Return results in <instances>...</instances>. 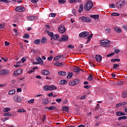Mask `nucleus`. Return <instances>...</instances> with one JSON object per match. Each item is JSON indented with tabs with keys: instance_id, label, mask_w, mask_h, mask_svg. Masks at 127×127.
Segmentation results:
<instances>
[{
	"instance_id": "obj_1",
	"label": "nucleus",
	"mask_w": 127,
	"mask_h": 127,
	"mask_svg": "<svg viewBox=\"0 0 127 127\" xmlns=\"http://www.w3.org/2000/svg\"><path fill=\"white\" fill-rule=\"evenodd\" d=\"M127 4V0H120L116 3L117 8H123Z\"/></svg>"
},
{
	"instance_id": "obj_2",
	"label": "nucleus",
	"mask_w": 127,
	"mask_h": 127,
	"mask_svg": "<svg viewBox=\"0 0 127 127\" xmlns=\"http://www.w3.org/2000/svg\"><path fill=\"white\" fill-rule=\"evenodd\" d=\"M101 45L103 47H108L111 45V41L109 40H102L101 41Z\"/></svg>"
},
{
	"instance_id": "obj_3",
	"label": "nucleus",
	"mask_w": 127,
	"mask_h": 127,
	"mask_svg": "<svg viewBox=\"0 0 127 127\" xmlns=\"http://www.w3.org/2000/svg\"><path fill=\"white\" fill-rule=\"evenodd\" d=\"M93 7V2L92 1H88L85 3L84 6L85 10H90Z\"/></svg>"
},
{
	"instance_id": "obj_4",
	"label": "nucleus",
	"mask_w": 127,
	"mask_h": 127,
	"mask_svg": "<svg viewBox=\"0 0 127 127\" xmlns=\"http://www.w3.org/2000/svg\"><path fill=\"white\" fill-rule=\"evenodd\" d=\"M79 19L83 22H87L88 23H89V22H91L92 21V19L88 18V17H86L85 16L80 17Z\"/></svg>"
},
{
	"instance_id": "obj_5",
	"label": "nucleus",
	"mask_w": 127,
	"mask_h": 127,
	"mask_svg": "<svg viewBox=\"0 0 127 127\" xmlns=\"http://www.w3.org/2000/svg\"><path fill=\"white\" fill-rule=\"evenodd\" d=\"M22 99H23V98L16 95L14 96V102H21V101H22Z\"/></svg>"
},
{
	"instance_id": "obj_6",
	"label": "nucleus",
	"mask_w": 127,
	"mask_h": 127,
	"mask_svg": "<svg viewBox=\"0 0 127 127\" xmlns=\"http://www.w3.org/2000/svg\"><path fill=\"white\" fill-rule=\"evenodd\" d=\"M79 82H80V80L79 79H74L73 81H71L69 83V86H75V85H77V84H79Z\"/></svg>"
},
{
	"instance_id": "obj_7",
	"label": "nucleus",
	"mask_w": 127,
	"mask_h": 127,
	"mask_svg": "<svg viewBox=\"0 0 127 127\" xmlns=\"http://www.w3.org/2000/svg\"><path fill=\"white\" fill-rule=\"evenodd\" d=\"M16 11H18L19 12H23L25 11V8L22 7V6H19L15 8Z\"/></svg>"
},
{
	"instance_id": "obj_8",
	"label": "nucleus",
	"mask_w": 127,
	"mask_h": 127,
	"mask_svg": "<svg viewBox=\"0 0 127 127\" xmlns=\"http://www.w3.org/2000/svg\"><path fill=\"white\" fill-rule=\"evenodd\" d=\"M89 34V32H82L79 34V37H87Z\"/></svg>"
},
{
	"instance_id": "obj_9",
	"label": "nucleus",
	"mask_w": 127,
	"mask_h": 127,
	"mask_svg": "<svg viewBox=\"0 0 127 127\" xmlns=\"http://www.w3.org/2000/svg\"><path fill=\"white\" fill-rule=\"evenodd\" d=\"M22 73V69L20 68L19 69H17L16 70H15L13 73V75L15 76H18L19 75H20Z\"/></svg>"
},
{
	"instance_id": "obj_10",
	"label": "nucleus",
	"mask_w": 127,
	"mask_h": 127,
	"mask_svg": "<svg viewBox=\"0 0 127 127\" xmlns=\"http://www.w3.org/2000/svg\"><path fill=\"white\" fill-rule=\"evenodd\" d=\"M9 71L6 69H2L0 70V75H8Z\"/></svg>"
},
{
	"instance_id": "obj_11",
	"label": "nucleus",
	"mask_w": 127,
	"mask_h": 127,
	"mask_svg": "<svg viewBox=\"0 0 127 127\" xmlns=\"http://www.w3.org/2000/svg\"><path fill=\"white\" fill-rule=\"evenodd\" d=\"M58 30L60 33H64L66 31V29L64 26H62L59 27Z\"/></svg>"
},
{
	"instance_id": "obj_12",
	"label": "nucleus",
	"mask_w": 127,
	"mask_h": 127,
	"mask_svg": "<svg viewBox=\"0 0 127 127\" xmlns=\"http://www.w3.org/2000/svg\"><path fill=\"white\" fill-rule=\"evenodd\" d=\"M68 40V36L67 35H63L62 38L59 40V41H67Z\"/></svg>"
},
{
	"instance_id": "obj_13",
	"label": "nucleus",
	"mask_w": 127,
	"mask_h": 127,
	"mask_svg": "<svg viewBox=\"0 0 127 127\" xmlns=\"http://www.w3.org/2000/svg\"><path fill=\"white\" fill-rule=\"evenodd\" d=\"M36 18H37V16H29L27 17V20L30 21H32L35 20Z\"/></svg>"
},
{
	"instance_id": "obj_14",
	"label": "nucleus",
	"mask_w": 127,
	"mask_h": 127,
	"mask_svg": "<svg viewBox=\"0 0 127 127\" xmlns=\"http://www.w3.org/2000/svg\"><path fill=\"white\" fill-rule=\"evenodd\" d=\"M41 73L42 75H45V76H47V75H49L50 74V72L46 69H44L41 71Z\"/></svg>"
},
{
	"instance_id": "obj_15",
	"label": "nucleus",
	"mask_w": 127,
	"mask_h": 127,
	"mask_svg": "<svg viewBox=\"0 0 127 127\" xmlns=\"http://www.w3.org/2000/svg\"><path fill=\"white\" fill-rule=\"evenodd\" d=\"M95 59H96L97 62H100V61H102V56L100 55H97L95 57Z\"/></svg>"
},
{
	"instance_id": "obj_16",
	"label": "nucleus",
	"mask_w": 127,
	"mask_h": 127,
	"mask_svg": "<svg viewBox=\"0 0 127 127\" xmlns=\"http://www.w3.org/2000/svg\"><path fill=\"white\" fill-rule=\"evenodd\" d=\"M90 17L93 18V19H99V18H100V15L99 14L91 15Z\"/></svg>"
},
{
	"instance_id": "obj_17",
	"label": "nucleus",
	"mask_w": 127,
	"mask_h": 127,
	"mask_svg": "<svg viewBox=\"0 0 127 127\" xmlns=\"http://www.w3.org/2000/svg\"><path fill=\"white\" fill-rule=\"evenodd\" d=\"M47 33L49 36L51 37V40L52 41V39H53V37L54 36V34L52 32H50L49 31H47Z\"/></svg>"
},
{
	"instance_id": "obj_18",
	"label": "nucleus",
	"mask_w": 127,
	"mask_h": 127,
	"mask_svg": "<svg viewBox=\"0 0 127 127\" xmlns=\"http://www.w3.org/2000/svg\"><path fill=\"white\" fill-rule=\"evenodd\" d=\"M36 60L38 62H39L40 64H43V60H42L41 58L38 57L36 58Z\"/></svg>"
},
{
	"instance_id": "obj_19",
	"label": "nucleus",
	"mask_w": 127,
	"mask_h": 127,
	"mask_svg": "<svg viewBox=\"0 0 127 127\" xmlns=\"http://www.w3.org/2000/svg\"><path fill=\"white\" fill-rule=\"evenodd\" d=\"M83 10H84V7L83 6V4H81L79 5V9L78 10V12L79 13H81V12L83 11Z\"/></svg>"
},
{
	"instance_id": "obj_20",
	"label": "nucleus",
	"mask_w": 127,
	"mask_h": 127,
	"mask_svg": "<svg viewBox=\"0 0 127 127\" xmlns=\"http://www.w3.org/2000/svg\"><path fill=\"white\" fill-rule=\"evenodd\" d=\"M44 91H46L47 92L48 91H50V85H46L43 88Z\"/></svg>"
},
{
	"instance_id": "obj_21",
	"label": "nucleus",
	"mask_w": 127,
	"mask_h": 127,
	"mask_svg": "<svg viewBox=\"0 0 127 127\" xmlns=\"http://www.w3.org/2000/svg\"><path fill=\"white\" fill-rule=\"evenodd\" d=\"M116 115L117 116H118V117H120L121 116H125L126 113H123L122 112H118L116 113Z\"/></svg>"
},
{
	"instance_id": "obj_22",
	"label": "nucleus",
	"mask_w": 127,
	"mask_h": 127,
	"mask_svg": "<svg viewBox=\"0 0 127 127\" xmlns=\"http://www.w3.org/2000/svg\"><path fill=\"white\" fill-rule=\"evenodd\" d=\"M58 74L61 76H66L67 75V73L65 71H59Z\"/></svg>"
},
{
	"instance_id": "obj_23",
	"label": "nucleus",
	"mask_w": 127,
	"mask_h": 127,
	"mask_svg": "<svg viewBox=\"0 0 127 127\" xmlns=\"http://www.w3.org/2000/svg\"><path fill=\"white\" fill-rule=\"evenodd\" d=\"M115 31L117 32V33H121V32H122V29L119 27H116L115 28Z\"/></svg>"
},
{
	"instance_id": "obj_24",
	"label": "nucleus",
	"mask_w": 127,
	"mask_h": 127,
	"mask_svg": "<svg viewBox=\"0 0 127 127\" xmlns=\"http://www.w3.org/2000/svg\"><path fill=\"white\" fill-rule=\"evenodd\" d=\"M80 70H81L80 68H79V67H77V66L75 67L73 69V72H80Z\"/></svg>"
},
{
	"instance_id": "obj_25",
	"label": "nucleus",
	"mask_w": 127,
	"mask_h": 127,
	"mask_svg": "<svg viewBox=\"0 0 127 127\" xmlns=\"http://www.w3.org/2000/svg\"><path fill=\"white\" fill-rule=\"evenodd\" d=\"M57 89V87H56L54 85H50V91H53L54 90H56Z\"/></svg>"
},
{
	"instance_id": "obj_26",
	"label": "nucleus",
	"mask_w": 127,
	"mask_h": 127,
	"mask_svg": "<svg viewBox=\"0 0 127 127\" xmlns=\"http://www.w3.org/2000/svg\"><path fill=\"white\" fill-rule=\"evenodd\" d=\"M49 103V100L47 99H45L43 101V105H48Z\"/></svg>"
},
{
	"instance_id": "obj_27",
	"label": "nucleus",
	"mask_w": 127,
	"mask_h": 127,
	"mask_svg": "<svg viewBox=\"0 0 127 127\" xmlns=\"http://www.w3.org/2000/svg\"><path fill=\"white\" fill-rule=\"evenodd\" d=\"M62 111L64 112H69V108L68 107H63Z\"/></svg>"
},
{
	"instance_id": "obj_28",
	"label": "nucleus",
	"mask_w": 127,
	"mask_h": 127,
	"mask_svg": "<svg viewBox=\"0 0 127 127\" xmlns=\"http://www.w3.org/2000/svg\"><path fill=\"white\" fill-rule=\"evenodd\" d=\"M72 77H73V73L68 72V74L66 77L67 79H70V78H72Z\"/></svg>"
},
{
	"instance_id": "obj_29",
	"label": "nucleus",
	"mask_w": 127,
	"mask_h": 127,
	"mask_svg": "<svg viewBox=\"0 0 127 127\" xmlns=\"http://www.w3.org/2000/svg\"><path fill=\"white\" fill-rule=\"evenodd\" d=\"M111 62H113V63H115V62H120L121 61V60L120 59H112L111 60Z\"/></svg>"
},
{
	"instance_id": "obj_30",
	"label": "nucleus",
	"mask_w": 127,
	"mask_h": 127,
	"mask_svg": "<svg viewBox=\"0 0 127 127\" xmlns=\"http://www.w3.org/2000/svg\"><path fill=\"white\" fill-rule=\"evenodd\" d=\"M127 116H122L118 118V121H122V120H127Z\"/></svg>"
},
{
	"instance_id": "obj_31",
	"label": "nucleus",
	"mask_w": 127,
	"mask_h": 127,
	"mask_svg": "<svg viewBox=\"0 0 127 127\" xmlns=\"http://www.w3.org/2000/svg\"><path fill=\"white\" fill-rule=\"evenodd\" d=\"M34 43L35 44H37V45H39L40 44V39H37L34 41Z\"/></svg>"
},
{
	"instance_id": "obj_32",
	"label": "nucleus",
	"mask_w": 127,
	"mask_h": 127,
	"mask_svg": "<svg viewBox=\"0 0 127 127\" xmlns=\"http://www.w3.org/2000/svg\"><path fill=\"white\" fill-rule=\"evenodd\" d=\"M123 98H127V91H123L122 93Z\"/></svg>"
},
{
	"instance_id": "obj_33",
	"label": "nucleus",
	"mask_w": 127,
	"mask_h": 127,
	"mask_svg": "<svg viewBox=\"0 0 127 127\" xmlns=\"http://www.w3.org/2000/svg\"><path fill=\"white\" fill-rule=\"evenodd\" d=\"M46 42V38H43L41 40V44H44V43H45Z\"/></svg>"
},
{
	"instance_id": "obj_34",
	"label": "nucleus",
	"mask_w": 127,
	"mask_h": 127,
	"mask_svg": "<svg viewBox=\"0 0 127 127\" xmlns=\"http://www.w3.org/2000/svg\"><path fill=\"white\" fill-rule=\"evenodd\" d=\"M48 110H49V111H53V110H56V107L55 106H51L50 107H49Z\"/></svg>"
},
{
	"instance_id": "obj_35",
	"label": "nucleus",
	"mask_w": 127,
	"mask_h": 127,
	"mask_svg": "<svg viewBox=\"0 0 127 127\" xmlns=\"http://www.w3.org/2000/svg\"><path fill=\"white\" fill-rule=\"evenodd\" d=\"M0 2H4V3H9L10 1L8 0H0Z\"/></svg>"
},
{
	"instance_id": "obj_36",
	"label": "nucleus",
	"mask_w": 127,
	"mask_h": 127,
	"mask_svg": "<svg viewBox=\"0 0 127 127\" xmlns=\"http://www.w3.org/2000/svg\"><path fill=\"white\" fill-rule=\"evenodd\" d=\"M4 116H5V117H7L8 118H9V117H11L12 115H11V113L8 112V113H4Z\"/></svg>"
},
{
	"instance_id": "obj_37",
	"label": "nucleus",
	"mask_w": 127,
	"mask_h": 127,
	"mask_svg": "<svg viewBox=\"0 0 127 127\" xmlns=\"http://www.w3.org/2000/svg\"><path fill=\"white\" fill-rule=\"evenodd\" d=\"M66 83H67V81H66L65 80H62L60 81L61 85H64V84H66Z\"/></svg>"
},
{
	"instance_id": "obj_38",
	"label": "nucleus",
	"mask_w": 127,
	"mask_h": 127,
	"mask_svg": "<svg viewBox=\"0 0 127 127\" xmlns=\"http://www.w3.org/2000/svg\"><path fill=\"white\" fill-rule=\"evenodd\" d=\"M10 111V108H4L3 109V112H4V113H7V112H9Z\"/></svg>"
},
{
	"instance_id": "obj_39",
	"label": "nucleus",
	"mask_w": 127,
	"mask_h": 127,
	"mask_svg": "<svg viewBox=\"0 0 127 127\" xmlns=\"http://www.w3.org/2000/svg\"><path fill=\"white\" fill-rule=\"evenodd\" d=\"M14 94H15V91L14 90H10L8 92L9 95H13Z\"/></svg>"
},
{
	"instance_id": "obj_40",
	"label": "nucleus",
	"mask_w": 127,
	"mask_h": 127,
	"mask_svg": "<svg viewBox=\"0 0 127 127\" xmlns=\"http://www.w3.org/2000/svg\"><path fill=\"white\" fill-rule=\"evenodd\" d=\"M112 16H120V14L119 13H111Z\"/></svg>"
},
{
	"instance_id": "obj_41",
	"label": "nucleus",
	"mask_w": 127,
	"mask_h": 127,
	"mask_svg": "<svg viewBox=\"0 0 127 127\" xmlns=\"http://www.w3.org/2000/svg\"><path fill=\"white\" fill-rule=\"evenodd\" d=\"M93 37V34H90L87 38V41H91V38Z\"/></svg>"
},
{
	"instance_id": "obj_42",
	"label": "nucleus",
	"mask_w": 127,
	"mask_h": 127,
	"mask_svg": "<svg viewBox=\"0 0 127 127\" xmlns=\"http://www.w3.org/2000/svg\"><path fill=\"white\" fill-rule=\"evenodd\" d=\"M93 79H94V78H93V75L92 74H89L88 76L89 81H92Z\"/></svg>"
},
{
	"instance_id": "obj_43",
	"label": "nucleus",
	"mask_w": 127,
	"mask_h": 127,
	"mask_svg": "<svg viewBox=\"0 0 127 127\" xmlns=\"http://www.w3.org/2000/svg\"><path fill=\"white\" fill-rule=\"evenodd\" d=\"M118 67H120V64H113V69H117Z\"/></svg>"
},
{
	"instance_id": "obj_44",
	"label": "nucleus",
	"mask_w": 127,
	"mask_h": 127,
	"mask_svg": "<svg viewBox=\"0 0 127 127\" xmlns=\"http://www.w3.org/2000/svg\"><path fill=\"white\" fill-rule=\"evenodd\" d=\"M18 113H25V110L24 109H20L18 110Z\"/></svg>"
},
{
	"instance_id": "obj_45",
	"label": "nucleus",
	"mask_w": 127,
	"mask_h": 127,
	"mask_svg": "<svg viewBox=\"0 0 127 127\" xmlns=\"http://www.w3.org/2000/svg\"><path fill=\"white\" fill-rule=\"evenodd\" d=\"M112 31V30L110 28H107L105 29V32L106 33H110Z\"/></svg>"
},
{
	"instance_id": "obj_46",
	"label": "nucleus",
	"mask_w": 127,
	"mask_h": 127,
	"mask_svg": "<svg viewBox=\"0 0 127 127\" xmlns=\"http://www.w3.org/2000/svg\"><path fill=\"white\" fill-rule=\"evenodd\" d=\"M109 7L111 8H115L116 7V5L114 3L111 4L109 5Z\"/></svg>"
},
{
	"instance_id": "obj_47",
	"label": "nucleus",
	"mask_w": 127,
	"mask_h": 127,
	"mask_svg": "<svg viewBox=\"0 0 127 127\" xmlns=\"http://www.w3.org/2000/svg\"><path fill=\"white\" fill-rule=\"evenodd\" d=\"M59 3H65L66 2L65 0H59L58 1Z\"/></svg>"
},
{
	"instance_id": "obj_48",
	"label": "nucleus",
	"mask_w": 127,
	"mask_h": 127,
	"mask_svg": "<svg viewBox=\"0 0 127 127\" xmlns=\"http://www.w3.org/2000/svg\"><path fill=\"white\" fill-rule=\"evenodd\" d=\"M59 35H55L54 37V40H57V39H59Z\"/></svg>"
},
{
	"instance_id": "obj_49",
	"label": "nucleus",
	"mask_w": 127,
	"mask_h": 127,
	"mask_svg": "<svg viewBox=\"0 0 127 127\" xmlns=\"http://www.w3.org/2000/svg\"><path fill=\"white\" fill-rule=\"evenodd\" d=\"M49 16H51L52 17H55L56 16V13H51L50 15Z\"/></svg>"
},
{
	"instance_id": "obj_50",
	"label": "nucleus",
	"mask_w": 127,
	"mask_h": 127,
	"mask_svg": "<svg viewBox=\"0 0 127 127\" xmlns=\"http://www.w3.org/2000/svg\"><path fill=\"white\" fill-rule=\"evenodd\" d=\"M28 103L29 104H33V103H34V99H32L28 101Z\"/></svg>"
},
{
	"instance_id": "obj_51",
	"label": "nucleus",
	"mask_w": 127,
	"mask_h": 127,
	"mask_svg": "<svg viewBox=\"0 0 127 127\" xmlns=\"http://www.w3.org/2000/svg\"><path fill=\"white\" fill-rule=\"evenodd\" d=\"M113 55H115V53H112L110 54L107 55V57H112Z\"/></svg>"
},
{
	"instance_id": "obj_52",
	"label": "nucleus",
	"mask_w": 127,
	"mask_h": 127,
	"mask_svg": "<svg viewBox=\"0 0 127 127\" xmlns=\"http://www.w3.org/2000/svg\"><path fill=\"white\" fill-rule=\"evenodd\" d=\"M127 102H124L120 103V106H125V105H127Z\"/></svg>"
},
{
	"instance_id": "obj_53",
	"label": "nucleus",
	"mask_w": 127,
	"mask_h": 127,
	"mask_svg": "<svg viewBox=\"0 0 127 127\" xmlns=\"http://www.w3.org/2000/svg\"><path fill=\"white\" fill-rule=\"evenodd\" d=\"M29 38V36L27 34H25L23 36V38Z\"/></svg>"
},
{
	"instance_id": "obj_54",
	"label": "nucleus",
	"mask_w": 127,
	"mask_h": 127,
	"mask_svg": "<svg viewBox=\"0 0 127 127\" xmlns=\"http://www.w3.org/2000/svg\"><path fill=\"white\" fill-rule=\"evenodd\" d=\"M85 89H90L91 88V85H85L84 86Z\"/></svg>"
},
{
	"instance_id": "obj_55",
	"label": "nucleus",
	"mask_w": 127,
	"mask_h": 127,
	"mask_svg": "<svg viewBox=\"0 0 127 127\" xmlns=\"http://www.w3.org/2000/svg\"><path fill=\"white\" fill-rule=\"evenodd\" d=\"M72 12L73 13L74 15H76V14H77V13H76V10H75V9H73L72 10Z\"/></svg>"
},
{
	"instance_id": "obj_56",
	"label": "nucleus",
	"mask_w": 127,
	"mask_h": 127,
	"mask_svg": "<svg viewBox=\"0 0 127 127\" xmlns=\"http://www.w3.org/2000/svg\"><path fill=\"white\" fill-rule=\"evenodd\" d=\"M61 58V56H57L54 58V60H58Z\"/></svg>"
},
{
	"instance_id": "obj_57",
	"label": "nucleus",
	"mask_w": 127,
	"mask_h": 127,
	"mask_svg": "<svg viewBox=\"0 0 127 127\" xmlns=\"http://www.w3.org/2000/svg\"><path fill=\"white\" fill-rule=\"evenodd\" d=\"M31 2H33V3H37V2L38 1V0H31Z\"/></svg>"
},
{
	"instance_id": "obj_58",
	"label": "nucleus",
	"mask_w": 127,
	"mask_h": 127,
	"mask_svg": "<svg viewBox=\"0 0 127 127\" xmlns=\"http://www.w3.org/2000/svg\"><path fill=\"white\" fill-rule=\"evenodd\" d=\"M45 120H46V115H43V118H42L43 122H45Z\"/></svg>"
},
{
	"instance_id": "obj_59",
	"label": "nucleus",
	"mask_w": 127,
	"mask_h": 127,
	"mask_svg": "<svg viewBox=\"0 0 127 127\" xmlns=\"http://www.w3.org/2000/svg\"><path fill=\"white\" fill-rule=\"evenodd\" d=\"M56 102H57L58 103H61V101H62V99L60 98V99H56Z\"/></svg>"
},
{
	"instance_id": "obj_60",
	"label": "nucleus",
	"mask_w": 127,
	"mask_h": 127,
	"mask_svg": "<svg viewBox=\"0 0 127 127\" xmlns=\"http://www.w3.org/2000/svg\"><path fill=\"white\" fill-rule=\"evenodd\" d=\"M71 3H75L76 2V0H68Z\"/></svg>"
},
{
	"instance_id": "obj_61",
	"label": "nucleus",
	"mask_w": 127,
	"mask_h": 127,
	"mask_svg": "<svg viewBox=\"0 0 127 127\" xmlns=\"http://www.w3.org/2000/svg\"><path fill=\"white\" fill-rule=\"evenodd\" d=\"M86 98H87V96L84 95V96H82L81 97H80V99H81V100H84V99H86Z\"/></svg>"
},
{
	"instance_id": "obj_62",
	"label": "nucleus",
	"mask_w": 127,
	"mask_h": 127,
	"mask_svg": "<svg viewBox=\"0 0 127 127\" xmlns=\"http://www.w3.org/2000/svg\"><path fill=\"white\" fill-rule=\"evenodd\" d=\"M48 97H52L53 96V93L51 92L47 95Z\"/></svg>"
},
{
	"instance_id": "obj_63",
	"label": "nucleus",
	"mask_w": 127,
	"mask_h": 127,
	"mask_svg": "<svg viewBox=\"0 0 127 127\" xmlns=\"http://www.w3.org/2000/svg\"><path fill=\"white\" fill-rule=\"evenodd\" d=\"M9 45V42L7 41L5 42V46H8Z\"/></svg>"
},
{
	"instance_id": "obj_64",
	"label": "nucleus",
	"mask_w": 127,
	"mask_h": 127,
	"mask_svg": "<svg viewBox=\"0 0 127 127\" xmlns=\"http://www.w3.org/2000/svg\"><path fill=\"white\" fill-rule=\"evenodd\" d=\"M122 27L125 30H127V25H124L122 26Z\"/></svg>"
}]
</instances>
